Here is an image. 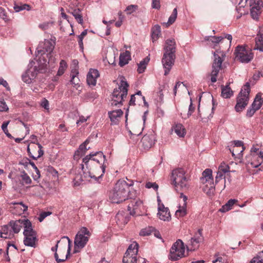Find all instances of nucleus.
<instances>
[{
    "label": "nucleus",
    "mask_w": 263,
    "mask_h": 263,
    "mask_svg": "<svg viewBox=\"0 0 263 263\" xmlns=\"http://www.w3.org/2000/svg\"><path fill=\"white\" fill-rule=\"evenodd\" d=\"M127 182L124 180L120 179L115 184L114 189L110 192L109 199L112 203H120L128 198L135 197L136 193L132 191L130 187L134 184L133 180H129Z\"/></svg>",
    "instance_id": "obj_1"
},
{
    "label": "nucleus",
    "mask_w": 263,
    "mask_h": 263,
    "mask_svg": "<svg viewBox=\"0 0 263 263\" xmlns=\"http://www.w3.org/2000/svg\"><path fill=\"white\" fill-rule=\"evenodd\" d=\"M106 156L102 152L91 153L89 155L86 156L83 159V162L85 163L87 167L96 164L100 168L101 173L98 177H96L95 175H91L90 173L88 172L89 177L91 178H93L95 179L101 178L105 173L106 167Z\"/></svg>",
    "instance_id": "obj_2"
},
{
    "label": "nucleus",
    "mask_w": 263,
    "mask_h": 263,
    "mask_svg": "<svg viewBox=\"0 0 263 263\" xmlns=\"http://www.w3.org/2000/svg\"><path fill=\"white\" fill-rule=\"evenodd\" d=\"M164 53L162 63L164 69V75L168 74L174 64L175 58L176 43L174 39H167L164 46Z\"/></svg>",
    "instance_id": "obj_3"
},
{
    "label": "nucleus",
    "mask_w": 263,
    "mask_h": 263,
    "mask_svg": "<svg viewBox=\"0 0 263 263\" xmlns=\"http://www.w3.org/2000/svg\"><path fill=\"white\" fill-rule=\"evenodd\" d=\"M90 236V232L86 227H82L80 229L76 234L74 240L73 252L74 253L79 252L82 249L84 248Z\"/></svg>",
    "instance_id": "obj_4"
},
{
    "label": "nucleus",
    "mask_w": 263,
    "mask_h": 263,
    "mask_svg": "<svg viewBox=\"0 0 263 263\" xmlns=\"http://www.w3.org/2000/svg\"><path fill=\"white\" fill-rule=\"evenodd\" d=\"M128 85L126 81L121 80L120 84L118 88L114 90L112 96L111 105L117 106L122 105L124 98H126L127 95Z\"/></svg>",
    "instance_id": "obj_5"
},
{
    "label": "nucleus",
    "mask_w": 263,
    "mask_h": 263,
    "mask_svg": "<svg viewBox=\"0 0 263 263\" xmlns=\"http://www.w3.org/2000/svg\"><path fill=\"white\" fill-rule=\"evenodd\" d=\"M213 55L214 59L212 65L211 80L212 83H215L217 81V76L221 69V64L224 60L226 54L223 51L218 49L213 52Z\"/></svg>",
    "instance_id": "obj_6"
},
{
    "label": "nucleus",
    "mask_w": 263,
    "mask_h": 263,
    "mask_svg": "<svg viewBox=\"0 0 263 263\" xmlns=\"http://www.w3.org/2000/svg\"><path fill=\"white\" fill-rule=\"evenodd\" d=\"M248 3L250 8V14L252 18L258 20L259 16L261 12L263 3L261 0H240L239 3L240 7H244Z\"/></svg>",
    "instance_id": "obj_7"
},
{
    "label": "nucleus",
    "mask_w": 263,
    "mask_h": 263,
    "mask_svg": "<svg viewBox=\"0 0 263 263\" xmlns=\"http://www.w3.org/2000/svg\"><path fill=\"white\" fill-rule=\"evenodd\" d=\"M250 84L247 82L239 92L235 108L237 112L241 111L248 105L249 100Z\"/></svg>",
    "instance_id": "obj_8"
},
{
    "label": "nucleus",
    "mask_w": 263,
    "mask_h": 263,
    "mask_svg": "<svg viewBox=\"0 0 263 263\" xmlns=\"http://www.w3.org/2000/svg\"><path fill=\"white\" fill-rule=\"evenodd\" d=\"M172 180L173 184L177 188L186 189L187 186V180L185 176V171L181 168L173 171Z\"/></svg>",
    "instance_id": "obj_9"
},
{
    "label": "nucleus",
    "mask_w": 263,
    "mask_h": 263,
    "mask_svg": "<svg viewBox=\"0 0 263 263\" xmlns=\"http://www.w3.org/2000/svg\"><path fill=\"white\" fill-rule=\"evenodd\" d=\"M23 235L24 236L23 240L24 245L26 246L35 248L37 241V234L33 229L31 222L24 230Z\"/></svg>",
    "instance_id": "obj_10"
},
{
    "label": "nucleus",
    "mask_w": 263,
    "mask_h": 263,
    "mask_svg": "<svg viewBox=\"0 0 263 263\" xmlns=\"http://www.w3.org/2000/svg\"><path fill=\"white\" fill-rule=\"evenodd\" d=\"M185 247L183 241L178 239L172 245L168 256L171 260H177L184 256Z\"/></svg>",
    "instance_id": "obj_11"
},
{
    "label": "nucleus",
    "mask_w": 263,
    "mask_h": 263,
    "mask_svg": "<svg viewBox=\"0 0 263 263\" xmlns=\"http://www.w3.org/2000/svg\"><path fill=\"white\" fill-rule=\"evenodd\" d=\"M138 246V244L134 242L128 247L123 258V263H137Z\"/></svg>",
    "instance_id": "obj_12"
},
{
    "label": "nucleus",
    "mask_w": 263,
    "mask_h": 263,
    "mask_svg": "<svg viewBox=\"0 0 263 263\" xmlns=\"http://www.w3.org/2000/svg\"><path fill=\"white\" fill-rule=\"evenodd\" d=\"M235 58L241 63H248L253 58L251 50H247L242 46H238L235 50Z\"/></svg>",
    "instance_id": "obj_13"
},
{
    "label": "nucleus",
    "mask_w": 263,
    "mask_h": 263,
    "mask_svg": "<svg viewBox=\"0 0 263 263\" xmlns=\"http://www.w3.org/2000/svg\"><path fill=\"white\" fill-rule=\"evenodd\" d=\"M35 62L33 61L30 62L28 65V69L26 71L27 75L32 79H34L38 72H45L47 69V65L49 62L46 60L44 61L43 63H41L37 68L36 66H34Z\"/></svg>",
    "instance_id": "obj_14"
},
{
    "label": "nucleus",
    "mask_w": 263,
    "mask_h": 263,
    "mask_svg": "<svg viewBox=\"0 0 263 263\" xmlns=\"http://www.w3.org/2000/svg\"><path fill=\"white\" fill-rule=\"evenodd\" d=\"M30 222V220L28 219L23 218L18 220L11 221L8 224L14 234L18 233L22 227L24 228V230Z\"/></svg>",
    "instance_id": "obj_15"
},
{
    "label": "nucleus",
    "mask_w": 263,
    "mask_h": 263,
    "mask_svg": "<svg viewBox=\"0 0 263 263\" xmlns=\"http://www.w3.org/2000/svg\"><path fill=\"white\" fill-rule=\"evenodd\" d=\"M203 237L202 236V232L199 229L198 232L196 233L194 237H192L187 246L188 251H194L198 249L199 247V243L202 241Z\"/></svg>",
    "instance_id": "obj_16"
},
{
    "label": "nucleus",
    "mask_w": 263,
    "mask_h": 263,
    "mask_svg": "<svg viewBox=\"0 0 263 263\" xmlns=\"http://www.w3.org/2000/svg\"><path fill=\"white\" fill-rule=\"evenodd\" d=\"M180 198L182 199V202H180L178 207V209L175 212V216L178 218L183 217L187 214L186 201L187 197L183 193H181Z\"/></svg>",
    "instance_id": "obj_17"
},
{
    "label": "nucleus",
    "mask_w": 263,
    "mask_h": 263,
    "mask_svg": "<svg viewBox=\"0 0 263 263\" xmlns=\"http://www.w3.org/2000/svg\"><path fill=\"white\" fill-rule=\"evenodd\" d=\"M155 135L152 131L149 134L144 135L141 139V143L143 148L144 149L151 148L155 144Z\"/></svg>",
    "instance_id": "obj_18"
},
{
    "label": "nucleus",
    "mask_w": 263,
    "mask_h": 263,
    "mask_svg": "<svg viewBox=\"0 0 263 263\" xmlns=\"http://www.w3.org/2000/svg\"><path fill=\"white\" fill-rule=\"evenodd\" d=\"M213 109V107L211 108L210 106H208L200 109L199 104L198 108L197 118H200L202 121H205V120L210 119L212 117Z\"/></svg>",
    "instance_id": "obj_19"
},
{
    "label": "nucleus",
    "mask_w": 263,
    "mask_h": 263,
    "mask_svg": "<svg viewBox=\"0 0 263 263\" xmlns=\"http://www.w3.org/2000/svg\"><path fill=\"white\" fill-rule=\"evenodd\" d=\"M258 148L253 147L251 149V155L253 159H257V162L255 163L254 161L251 162V164L254 167H257L259 166L263 162V151H260L258 153Z\"/></svg>",
    "instance_id": "obj_20"
},
{
    "label": "nucleus",
    "mask_w": 263,
    "mask_h": 263,
    "mask_svg": "<svg viewBox=\"0 0 263 263\" xmlns=\"http://www.w3.org/2000/svg\"><path fill=\"white\" fill-rule=\"evenodd\" d=\"M158 215L159 218L163 221H169L171 218V214L169 209L167 208L164 207L163 204L159 203V206L158 208Z\"/></svg>",
    "instance_id": "obj_21"
},
{
    "label": "nucleus",
    "mask_w": 263,
    "mask_h": 263,
    "mask_svg": "<svg viewBox=\"0 0 263 263\" xmlns=\"http://www.w3.org/2000/svg\"><path fill=\"white\" fill-rule=\"evenodd\" d=\"M100 76L99 71L95 69H90L87 75V82L89 85L95 86L97 79Z\"/></svg>",
    "instance_id": "obj_22"
},
{
    "label": "nucleus",
    "mask_w": 263,
    "mask_h": 263,
    "mask_svg": "<svg viewBox=\"0 0 263 263\" xmlns=\"http://www.w3.org/2000/svg\"><path fill=\"white\" fill-rule=\"evenodd\" d=\"M108 116L112 124H117L121 117L123 114V112L120 109L112 110L108 112Z\"/></svg>",
    "instance_id": "obj_23"
},
{
    "label": "nucleus",
    "mask_w": 263,
    "mask_h": 263,
    "mask_svg": "<svg viewBox=\"0 0 263 263\" xmlns=\"http://www.w3.org/2000/svg\"><path fill=\"white\" fill-rule=\"evenodd\" d=\"M42 47L41 46L40 48ZM54 48V43L50 40H45L44 43V46L43 49H40V47L37 48L38 53L41 54H44L46 52L50 53L52 51Z\"/></svg>",
    "instance_id": "obj_24"
},
{
    "label": "nucleus",
    "mask_w": 263,
    "mask_h": 263,
    "mask_svg": "<svg viewBox=\"0 0 263 263\" xmlns=\"http://www.w3.org/2000/svg\"><path fill=\"white\" fill-rule=\"evenodd\" d=\"M202 183H214L212 177V171L211 169H205L202 173V177L200 178Z\"/></svg>",
    "instance_id": "obj_25"
},
{
    "label": "nucleus",
    "mask_w": 263,
    "mask_h": 263,
    "mask_svg": "<svg viewBox=\"0 0 263 263\" xmlns=\"http://www.w3.org/2000/svg\"><path fill=\"white\" fill-rule=\"evenodd\" d=\"M9 224L3 226L0 230V237L5 239L10 238L13 236Z\"/></svg>",
    "instance_id": "obj_26"
},
{
    "label": "nucleus",
    "mask_w": 263,
    "mask_h": 263,
    "mask_svg": "<svg viewBox=\"0 0 263 263\" xmlns=\"http://www.w3.org/2000/svg\"><path fill=\"white\" fill-rule=\"evenodd\" d=\"M142 204V201L140 200H132L130 203L128 205V210L132 215H135L137 213L138 208Z\"/></svg>",
    "instance_id": "obj_27"
},
{
    "label": "nucleus",
    "mask_w": 263,
    "mask_h": 263,
    "mask_svg": "<svg viewBox=\"0 0 263 263\" xmlns=\"http://www.w3.org/2000/svg\"><path fill=\"white\" fill-rule=\"evenodd\" d=\"M223 39L222 36H207L204 40L208 42V45L214 48Z\"/></svg>",
    "instance_id": "obj_28"
},
{
    "label": "nucleus",
    "mask_w": 263,
    "mask_h": 263,
    "mask_svg": "<svg viewBox=\"0 0 263 263\" xmlns=\"http://www.w3.org/2000/svg\"><path fill=\"white\" fill-rule=\"evenodd\" d=\"M62 239H66L68 240V249H67V254L65 257H64L63 258L61 259L59 258V256L57 253H54V258L55 260L57 261V262H63L65 261L68 258V256L70 255V250H71V241L69 238L67 236H63Z\"/></svg>",
    "instance_id": "obj_29"
},
{
    "label": "nucleus",
    "mask_w": 263,
    "mask_h": 263,
    "mask_svg": "<svg viewBox=\"0 0 263 263\" xmlns=\"http://www.w3.org/2000/svg\"><path fill=\"white\" fill-rule=\"evenodd\" d=\"M263 104V93H258L252 104H251L252 107H254L257 110L259 109Z\"/></svg>",
    "instance_id": "obj_30"
},
{
    "label": "nucleus",
    "mask_w": 263,
    "mask_h": 263,
    "mask_svg": "<svg viewBox=\"0 0 263 263\" xmlns=\"http://www.w3.org/2000/svg\"><path fill=\"white\" fill-rule=\"evenodd\" d=\"M172 130H173L177 135L180 138L184 137L186 134V130L185 128L183 125L180 123L176 124L173 126Z\"/></svg>",
    "instance_id": "obj_31"
},
{
    "label": "nucleus",
    "mask_w": 263,
    "mask_h": 263,
    "mask_svg": "<svg viewBox=\"0 0 263 263\" xmlns=\"http://www.w3.org/2000/svg\"><path fill=\"white\" fill-rule=\"evenodd\" d=\"M89 139H87L83 143H82L79 147V149L75 153V155L78 156H82L89 149L90 147H87V145L89 143Z\"/></svg>",
    "instance_id": "obj_32"
},
{
    "label": "nucleus",
    "mask_w": 263,
    "mask_h": 263,
    "mask_svg": "<svg viewBox=\"0 0 263 263\" xmlns=\"http://www.w3.org/2000/svg\"><path fill=\"white\" fill-rule=\"evenodd\" d=\"M130 60V52L126 51L125 52L121 53L119 58V65L123 66L127 64Z\"/></svg>",
    "instance_id": "obj_33"
},
{
    "label": "nucleus",
    "mask_w": 263,
    "mask_h": 263,
    "mask_svg": "<svg viewBox=\"0 0 263 263\" xmlns=\"http://www.w3.org/2000/svg\"><path fill=\"white\" fill-rule=\"evenodd\" d=\"M255 46L254 50H258L260 51H263V36L261 34H258L255 39Z\"/></svg>",
    "instance_id": "obj_34"
},
{
    "label": "nucleus",
    "mask_w": 263,
    "mask_h": 263,
    "mask_svg": "<svg viewBox=\"0 0 263 263\" xmlns=\"http://www.w3.org/2000/svg\"><path fill=\"white\" fill-rule=\"evenodd\" d=\"M205 184L203 189L204 192L210 196L213 195L215 190L214 183L210 182Z\"/></svg>",
    "instance_id": "obj_35"
},
{
    "label": "nucleus",
    "mask_w": 263,
    "mask_h": 263,
    "mask_svg": "<svg viewBox=\"0 0 263 263\" xmlns=\"http://www.w3.org/2000/svg\"><path fill=\"white\" fill-rule=\"evenodd\" d=\"M233 95V92L229 87V85L226 86H222L221 96L226 99L230 98Z\"/></svg>",
    "instance_id": "obj_36"
},
{
    "label": "nucleus",
    "mask_w": 263,
    "mask_h": 263,
    "mask_svg": "<svg viewBox=\"0 0 263 263\" xmlns=\"http://www.w3.org/2000/svg\"><path fill=\"white\" fill-rule=\"evenodd\" d=\"M71 13L74 16V18L76 20L78 23L80 24H83V18L80 9H74L73 10Z\"/></svg>",
    "instance_id": "obj_37"
},
{
    "label": "nucleus",
    "mask_w": 263,
    "mask_h": 263,
    "mask_svg": "<svg viewBox=\"0 0 263 263\" xmlns=\"http://www.w3.org/2000/svg\"><path fill=\"white\" fill-rule=\"evenodd\" d=\"M236 201L237 200L235 199H230L224 205H223L219 210V211L222 213H224L229 211L232 209L233 205Z\"/></svg>",
    "instance_id": "obj_38"
},
{
    "label": "nucleus",
    "mask_w": 263,
    "mask_h": 263,
    "mask_svg": "<svg viewBox=\"0 0 263 263\" xmlns=\"http://www.w3.org/2000/svg\"><path fill=\"white\" fill-rule=\"evenodd\" d=\"M149 61V58L147 57L138 64L137 71L139 73H141L144 72Z\"/></svg>",
    "instance_id": "obj_39"
},
{
    "label": "nucleus",
    "mask_w": 263,
    "mask_h": 263,
    "mask_svg": "<svg viewBox=\"0 0 263 263\" xmlns=\"http://www.w3.org/2000/svg\"><path fill=\"white\" fill-rule=\"evenodd\" d=\"M161 33V28L159 25H156L155 27L152 29V39L153 40V42H154L155 41H157L158 39L160 34Z\"/></svg>",
    "instance_id": "obj_40"
},
{
    "label": "nucleus",
    "mask_w": 263,
    "mask_h": 263,
    "mask_svg": "<svg viewBox=\"0 0 263 263\" xmlns=\"http://www.w3.org/2000/svg\"><path fill=\"white\" fill-rule=\"evenodd\" d=\"M177 16V8H175L174 9L172 14L168 18V21L167 23H164V24L166 26V27H168L170 25H172L175 21Z\"/></svg>",
    "instance_id": "obj_41"
},
{
    "label": "nucleus",
    "mask_w": 263,
    "mask_h": 263,
    "mask_svg": "<svg viewBox=\"0 0 263 263\" xmlns=\"http://www.w3.org/2000/svg\"><path fill=\"white\" fill-rule=\"evenodd\" d=\"M67 67L68 65L66 61L64 60H62L60 63V66L57 72V76H62L65 72V71L67 68Z\"/></svg>",
    "instance_id": "obj_42"
},
{
    "label": "nucleus",
    "mask_w": 263,
    "mask_h": 263,
    "mask_svg": "<svg viewBox=\"0 0 263 263\" xmlns=\"http://www.w3.org/2000/svg\"><path fill=\"white\" fill-rule=\"evenodd\" d=\"M21 177L22 178L23 183H25L26 184H30L31 183L32 180L30 177L25 172V171L21 172Z\"/></svg>",
    "instance_id": "obj_43"
},
{
    "label": "nucleus",
    "mask_w": 263,
    "mask_h": 263,
    "mask_svg": "<svg viewBox=\"0 0 263 263\" xmlns=\"http://www.w3.org/2000/svg\"><path fill=\"white\" fill-rule=\"evenodd\" d=\"M250 263H263V250L259 252Z\"/></svg>",
    "instance_id": "obj_44"
},
{
    "label": "nucleus",
    "mask_w": 263,
    "mask_h": 263,
    "mask_svg": "<svg viewBox=\"0 0 263 263\" xmlns=\"http://www.w3.org/2000/svg\"><path fill=\"white\" fill-rule=\"evenodd\" d=\"M116 222L118 224H125L127 222V219L121 213H118L116 216Z\"/></svg>",
    "instance_id": "obj_45"
},
{
    "label": "nucleus",
    "mask_w": 263,
    "mask_h": 263,
    "mask_svg": "<svg viewBox=\"0 0 263 263\" xmlns=\"http://www.w3.org/2000/svg\"><path fill=\"white\" fill-rule=\"evenodd\" d=\"M71 78L70 80V82L72 84L74 85H77L79 84V79L77 77V75L78 74V72L76 71V70H72L71 71Z\"/></svg>",
    "instance_id": "obj_46"
},
{
    "label": "nucleus",
    "mask_w": 263,
    "mask_h": 263,
    "mask_svg": "<svg viewBox=\"0 0 263 263\" xmlns=\"http://www.w3.org/2000/svg\"><path fill=\"white\" fill-rule=\"evenodd\" d=\"M15 12H18L23 10H30L31 9L30 6L28 4H23L21 6L15 5L13 7Z\"/></svg>",
    "instance_id": "obj_47"
},
{
    "label": "nucleus",
    "mask_w": 263,
    "mask_h": 263,
    "mask_svg": "<svg viewBox=\"0 0 263 263\" xmlns=\"http://www.w3.org/2000/svg\"><path fill=\"white\" fill-rule=\"evenodd\" d=\"M218 171L222 173L226 174L230 171V166L225 163L222 162L219 166Z\"/></svg>",
    "instance_id": "obj_48"
},
{
    "label": "nucleus",
    "mask_w": 263,
    "mask_h": 263,
    "mask_svg": "<svg viewBox=\"0 0 263 263\" xmlns=\"http://www.w3.org/2000/svg\"><path fill=\"white\" fill-rule=\"evenodd\" d=\"M234 147L235 148H240V153H238L239 155H241V153H242L243 151L245 150V147L243 146V142L241 141H234Z\"/></svg>",
    "instance_id": "obj_49"
},
{
    "label": "nucleus",
    "mask_w": 263,
    "mask_h": 263,
    "mask_svg": "<svg viewBox=\"0 0 263 263\" xmlns=\"http://www.w3.org/2000/svg\"><path fill=\"white\" fill-rule=\"evenodd\" d=\"M138 6L136 5H130L127 6L125 10L127 14H130L138 10Z\"/></svg>",
    "instance_id": "obj_50"
},
{
    "label": "nucleus",
    "mask_w": 263,
    "mask_h": 263,
    "mask_svg": "<svg viewBox=\"0 0 263 263\" xmlns=\"http://www.w3.org/2000/svg\"><path fill=\"white\" fill-rule=\"evenodd\" d=\"M13 204L16 205L15 208L20 209V212H24L28 209V206L25 205L22 202H15Z\"/></svg>",
    "instance_id": "obj_51"
},
{
    "label": "nucleus",
    "mask_w": 263,
    "mask_h": 263,
    "mask_svg": "<svg viewBox=\"0 0 263 263\" xmlns=\"http://www.w3.org/2000/svg\"><path fill=\"white\" fill-rule=\"evenodd\" d=\"M224 173H222L219 171L217 172V175L215 177V183H217L218 182H219L220 180L222 179H225ZM224 183H226V180H224ZM226 185L225 184H224L223 189L225 187Z\"/></svg>",
    "instance_id": "obj_52"
},
{
    "label": "nucleus",
    "mask_w": 263,
    "mask_h": 263,
    "mask_svg": "<svg viewBox=\"0 0 263 263\" xmlns=\"http://www.w3.org/2000/svg\"><path fill=\"white\" fill-rule=\"evenodd\" d=\"M9 110L6 103L4 100H0V112H5Z\"/></svg>",
    "instance_id": "obj_53"
},
{
    "label": "nucleus",
    "mask_w": 263,
    "mask_h": 263,
    "mask_svg": "<svg viewBox=\"0 0 263 263\" xmlns=\"http://www.w3.org/2000/svg\"><path fill=\"white\" fill-rule=\"evenodd\" d=\"M0 18L4 20L5 22H7L8 20L5 10L1 7H0Z\"/></svg>",
    "instance_id": "obj_54"
},
{
    "label": "nucleus",
    "mask_w": 263,
    "mask_h": 263,
    "mask_svg": "<svg viewBox=\"0 0 263 263\" xmlns=\"http://www.w3.org/2000/svg\"><path fill=\"white\" fill-rule=\"evenodd\" d=\"M145 187L147 189L153 188L154 190L157 191L159 186L155 182H148L146 183Z\"/></svg>",
    "instance_id": "obj_55"
},
{
    "label": "nucleus",
    "mask_w": 263,
    "mask_h": 263,
    "mask_svg": "<svg viewBox=\"0 0 263 263\" xmlns=\"http://www.w3.org/2000/svg\"><path fill=\"white\" fill-rule=\"evenodd\" d=\"M22 80L26 83H27V84H30L31 83H32V81L34 79H31V78L27 75V72L26 71L22 75Z\"/></svg>",
    "instance_id": "obj_56"
},
{
    "label": "nucleus",
    "mask_w": 263,
    "mask_h": 263,
    "mask_svg": "<svg viewBox=\"0 0 263 263\" xmlns=\"http://www.w3.org/2000/svg\"><path fill=\"white\" fill-rule=\"evenodd\" d=\"M256 111L257 110L254 107H252L251 105V107L247 110L246 114L247 117L249 118L252 117Z\"/></svg>",
    "instance_id": "obj_57"
},
{
    "label": "nucleus",
    "mask_w": 263,
    "mask_h": 263,
    "mask_svg": "<svg viewBox=\"0 0 263 263\" xmlns=\"http://www.w3.org/2000/svg\"><path fill=\"white\" fill-rule=\"evenodd\" d=\"M160 0H152V7L154 9H159L160 8Z\"/></svg>",
    "instance_id": "obj_58"
},
{
    "label": "nucleus",
    "mask_w": 263,
    "mask_h": 263,
    "mask_svg": "<svg viewBox=\"0 0 263 263\" xmlns=\"http://www.w3.org/2000/svg\"><path fill=\"white\" fill-rule=\"evenodd\" d=\"M51 214L50 212H42L40 214L38 219L40 222H42L47 216L50 215Z\"/></svg>",
    "instance_id": "obj_59"
},
{
    "label": "nucleus",
    "mask_w": 263,
    "mask_h": 263,
    "mask_svg": "<svg viewBox=\"0 0 263 263\" xmlns=\"http://www.w3.org/2000/svg\"><path fill=\"white\" fill-rule=\"evenodd\" d=\"M238 148H235V147H233V150H230L231 153L232 154V156L234 157H236V155H237V157L239 158L240 157L242 156V154L241 153V155H239L238 153H240V149H237Z\"/></svg>",
    "instance_id": "obj_60"
},
{
    "label": "nucleus",
    "mask_w": 263,
    "mask_h": 263,
    "mask_svg": "<svg viewBox=\"0 0 263 263\" xmlns=\"http://www.w3.org/2000/svg\"><path fill=\"white\" fill-rule=\"evenodd\" d=\"M194 110H195V107H194L193 106L192 99H191V103L189 105V110H188V112L187 114V117H190L192 115V114H193V112L194 111Z\"/></svg>",
    "instance_id": "obj_61"
},
{
    "label": "nucleus",
    "mask_w": 263,
    "mask_h": 263,
    "mask_svg": "<svg viewBox=\"0 0 263 263\" xmlns=\"http://www.w3.org/2000/svg\"><path fill=\"white\" fill-rule=\"evenodd\" d=\"M41 106L46 110H49V102L46 99H44L41 102Z\"/></svg>",
    "instance_id": "obj_62"
},
{
    "label": "nucleus",
    "mask_w": 263,
    "mask_h": 263,
    "mask_svg": "<svg viewBox=\"0 0 263 263\" xmlns=\"http://www.w3.org/2000/svg\"><path fill=\"white\" fill-rule=\"evenodd\" d=\"M96 98V95L93 92H88L86 95V98L88 100H93Z\"/></svg>",
    "instance_id": "obj_63"
},
{
    "label": "nucleus",
    "mask_w": 263,
    "mask_h": 263,
    "mask_svg": "<svg viewBox=\"0 0 263 263\" xmlns=\"http://www.w3.org/2000/svg\"><path fill=\"white\" fill-rule=\"evenodd\" d=\"M88 118H89V117H87L86 118H85L84 116L80 117L79 120H78L76 123L77 125H79L80 123H84V122H86Z\"/></svg>",
    "instance_id": "obj_64"
}]
</instances>
